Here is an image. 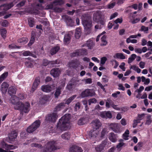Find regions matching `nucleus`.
<instances>
[{"instance_id": "obj_1", "label": "nucleus", "mask_w": 152, "mask_h": 152, "mask_svg": "<svg viewBox=\"0 0 152 152\" xmlns=\"http://www.w3.org/2000/svg\"><path fill=\"white\" fill-rule=\"evenodd\" d=\"M70 114H66L60 118L57 125V128L61 131H65L69 128Z\"/></svg>"}, {"instance_id": "obj_2", "label": "nucleus", "mask_w": 152, "mask_h": 152, "mask_svg": "<svg viewBox=\"0 0 152 152\" xmlns=\"http://www.w3.org/2000/svg\"><path fill=\"white\" fill-rule=\"evenodd\" d=\"M60 148V147L57 145L56 141L51 140L47 142L45 148L42 152H54L55 150Z\"/></svg>"}, {"instance_id": "obj_3", "label": "nucleus", "mask_w": 152, "mask_h": 152, "mask_svg": "<svg viewBox=\"0 0 152 152\" xmlns=\"http://www.w3.org/2000/svg\"><path fill=\"white\" fill-rule=\"evenodd\" d=\"M93 18L98 23V24L95 26V29H101L105 26V20L104 18L102 17L99 14L97 13L94 16Z\"/></svg>"}, {"instance_id": "obj_4", "label": "nucleus", "mask_w": 152, "mask_h": 152, "mask_svg": "<svg viewBox=\"0 0 152 152\" xmlns=\"http://www.w3.org/2000/svg\"><path fill=\"white\" fill-rule=\"evenodd\" d=\"M82 23L85 29L90 32V28L91 27L92 21L88 17H84L82 19Z\"/></svg>"}, {"instance_id": "obj_5", "label": "nucleus", "mask_w": 152, "mask_h": 152, "mask_svg": "<svg viewBox=\"0 0 152 152\" xmlns=\"http://www.w3.org/2000/svg\"><path fill=\"white\" fill-rule=\"evenodd\" d=\"M58 118L57 113H52L48 114L46 116V120L50 122L55 123Z\"/></svg>"}, {"instance_id": "obj_6", "label": "nucleus", "mask_w": 152, "mask_h": 152, "mask_svg": "<svg viewBox=\"0 0 152 152\" xmlns=\"http://www.w3.org/2000/svg\"><path fill=\"white\" fill-rule=\"evenodd\" d=\"M38 128V120H37L27 128L26 131L28 133H32L36 130Z\"/></svg>"}, {"instance_id": "obj_7", "label": "nucleus", "mask_w": 152, "mask_h": 152, "mask_svg": "<svg viewBox=\"0 0 152 152\" xmlns=\"http://www.w3.org/2000/svg\"><path fill=\"white\" fill-rule=\"evenodd\" d=\"M94 95V93L91 90L87 89L82 92L80 94V96L82 98H84L89 96H92Z\"/></svg>"}, {"instance_id": "obj_8", "label": "nucleus", "mask_w": 152, "mask_h": 152, "mask_svg": "<svg viewBox=\"0 0 152 152\" xmlns=\"http://www.w3.org/2000/svg\"><path fill=\"white\" fill-rule=\"evenodd\" d=\"M109 128L114 132L117 133H120V128L117 123L111 124L109 125Z\"/></svg>"}, {"instance_id": "obj_9", "label": "nucleus", "mask_w": 152, "mask_h": 152, "mask_svg": "<svg viewBox=\"0 0 152 152\" xmlns=\"http://www.w3.org/2000/svg\"><path fill=\"white\" fill-rule=\"evenodd\" d=\"M15 99H12L11 100L12 104H14V108L15 109L20 110L21 111L22 108L23 103L20 102L14 101Z\"/></svg>"}, {"instance_id": "obj_10", "label": "nucleus", "mask_w": 152, "mask_h": 152, "mask_svg": "<svg viewBox=\"0 0 152 152\" xmlns=\"http://www.w3.org/2000/svg\"><path fill=\"white\" fill-rule=\"evenodd\" d=\"M107 141L104 140L99 145H97L95 147V149L98 152H102L103 151L104 148L107 145Z\"/></svg>"}, {"instance_id": "obj_11", "label": "nucleus", "mask_w": 152, "mask_h": 152, "mask_svg": "<svg viewBox=\"0 0 152 152\" xmlns=\"http://www.w3.org/2000/svg\"><path fill=\"white\" fill-rule=\"evenodd\" d=\"M61 73L60 69L58 68H55L50 71V74L54 77H58Z\"/></svg>"}, {"instance_id": "obj_12", "label": "nucleus", "mask_w": 152, "mask_h": 152, "mask_svg": "<svg viewBox=\"0 0 152 152\" xmlns=\"http://www.w3.org/2000/svg\"><path fill=\"white\" fill-rule=\"evenodd\" d=\"M80 64V63L77 59L72 60L69 63V65L70 67L74 69L77 68Z\"/></svg>"}, {"instance_id": "obj_13", "label": "nucleus", "mask_w": 152, "mask_h": 152, "mask_svg": "<svg viewBox=\"0 0 152 152\" xmlns=\"http://www.w3.org/2000/svg\"><path fill=\"white\" fill-rule=\"evenodd\" d=\"M93 127L94 130H97L99 129L102 125V124L99 119H96L92 121Z\"/></svg>"}, {"instance_id": "obj_14", "label": "nucleus", "mask_w": 152, "mask_h": 152, "mask_svg": "<svg viewBox=\"0 0 152 152\" xmlns=\"http://www.w3.org/2000/svg\"><path fill=\"white\" fill-rule=\"evenodd\" d=\"M16 89L14 86H11L8 89V93L10 96H13V98L15 99L16 101L18 99V97L14 95V94H15L16 92Z\"/></svg>"}, {"instance_id": "obj_15", "label": "nucleus", "mask_w": 152, "mask_h": 152, "mask_svg": "<svg viewBox=\"0 0 152 152\" xmlns=\"http://www.w3.org/2000/svg\"><path fill=\"white\" fill-rule=\"evenodd\" d=\"M21 111V113L24 112L26 113H28L30 110V105L29 103L28 102H26L23 105Z\"/></svg>"}, {"instance_id": "obj_16", "label": "nucleus", "mask_w": 152, "mask_h": 152, "mask_svg": "<svg viewBox=\"0 0 152 152\" xmlns=\"http://www.w3.org/2000/svg\"><path fill=\"white\" fill-rule=\"evenodd\" d=\"M100 116L103 118H111L112 117L111 113L110 111H104L101 112Z\"/></svg>"}, {"instance_id": "obj_17", "label": "nucleus", "mask_w": 152, "mask_h": 152, "mask_svg": "<svg viewBox=\"0 0 152 152\" xmlns=\"http://www.w3.org/2000/svg\"><path fill=\"white\" fill-rule=\"evenodd\" d=\"M76 80L72 79L67 84L66 87V89L69 91L71 90L73 87L76 85Z\"/></svg>"}, {"instance_id": "obj_18", "label": "nucleus", "mask_w": 152, "mask_h": 152, "mask_svg": "<svg viewBox=\"0 0 152 152\" xmlns=\"http://www.w3.org/2000/svg\"><path fill=\"white\" fill-rule=\"evenodd\" d=\"M83 151L81 147L76 145H73L69 148L70 152H82Z\"/></svg>"}, {"instance_id": "obj_19", "label": "nucleus", "mask_w": 152, "mask_h": 152, "mask_svg": "<svg viewBox=\"0 0 152 152\" xmlns=\"http://www.w3.org/2000/svg\"><path fill=\"white\" fill-rule=\"evenodd\" d=\"M13 6L12 3H11L8 4H4L0 6V10L7 11L10 9Z\"/></svg>"}, {"instance_id": "obj_20", "label": "nucleus", "mask_w": 152, "mask_h": 152, "mask_svg": "<svg viewBox=\"0 0 152 152\" xmlns=\"http://www.w3.org/2000/svg\"><path fill=\"white\" fill-rule=\"evenodd\" d=\"M9 86V85L6 82H4L1 84V91L4 94L7 92Z\"/></svg>"}, {"instance_id": "obj_21", "label": "nucleus", "mask_w": 152, "mask_h": 152, "mask_svg": "<svg viewBox=\"0 0 152 152\" xmlns=\"http://www.w3.org/2000/svg\"><path fill=\"white\" fill-rule=\"evenodd\" d=\"M117 135L113 132H111L109 134V139L112 142H115L117 141Z\"/></svg>"}, {"instance_id": "obj_22", "label": "nucleus", "mask_w": 152, "mask_h": 152, "mask_svg": "<svg viewBox=\"0 0 152 152\" xmlns=\"http://www.w3.org/2000/svg\"><path fill=\"white\" fill-rule=\"evenodd\" d=\"M88 122V119L86 118L83 117L80 118L77 121V124L80 126L83 125Z\"/></svg>"}, {"instance_id": "obj_23", "label": "nucleus", "mask_w": 152, "mask_h": 152, "mask_svg": "<svg viewBox=\"0 0 152 152\" xmlns=\"http://www.w3.org/2000/svg\"><path fill=\"white\" fill-rule=\"evenodd\" d=\"M41 89L43 91L49 92L52 90V88L51 86L46 85L42 86L41 87Z\"/></svg>"}, {"instance_id": "obj_24", "label": "nucleus", "mask_w": 152, "mask_h": 152, "mask_svg": "<svg viewBox=\"0 0 152 152\" xmlns=\"http://www.w3.org/2000/svg\"><path fill=\"white\" fill-rule=\"evenodd\" d=\"M60 47L58 46H56L52 48L50 50V53L52 55L56 54L60 50Z\"/></svg>"}, {"instance_id": "obj_25", "label": "nucleus", "mask_w": 152, "mask_h": 152, "mask_svg": "<svg viewBox=\"0 0 152 152\" xmlns=\"http://www.w3.org/2000/svg\"><path fill=\"white\" fill-rule=\"evenodd\" d=\"M49 97L47 95H44L40 99L39 103L41 104H45L48 100Z\"/></svg>"}, {"instance_id": "obj_26", "label": "nucleus", "mask_w": 152, "mask_h": 152, "mask_svg": "<svg viewBox=\"0 0 152 152\" xmlns=\"http://www.w3.org/2000/svg\"><path fill=\"white\" fill-rule=\"evenodd\" d=\"M71 37V35L69 33L65 34L64 39V44H68L69 43Z\"/></svg>"}, {"instance_id": "obj_27", "label": "nucleus", "mask_w": 152, "mask_h": 152, "mask_svg": "<svg viewBox=\"0 0 152 152\" xmlns=\"http://www.w3.org/2000/svg\"><path fill=\"white\" fill-rule=\"evenodd\" d=\"M36 37V34L34 31H33L31 33V40L28 44L29 46H31L34 43Z\"/></svg>"}, {"instance_id": "obj_28", "label": "nucleus", "mask_w": 152, "mask_h": 152, "mask_svg": "<svg viewBox=\"0 0 152 152\" xmlns=\"http://www.w3.org/2000/svg\"><path fill=\"white\" fill-rule=\"evenodd\" d=\"M80 56H86L87 55V50L85 48L77 49Z\"/></svg>"}, {"instance_id": "obj_29", "label": "nucleus", "mask_w": 152, "mask_h": 152, "mask_svg": "<svg viewBox=\"0 0 152 152\" xmlns=\"http://www.w3.org/2000/svg\"><path fill=\"white\" fill-rule=\"evenodd\" d=\"M94 44L92 40H89L87 42V43L85 44L82 45V47L86 46L89 49H91L93 48Z\"/></svg>"}, {"instance_id": "obj_30", "label": "nucleus", "mask_w": 152, "mask_h": 152, "mask_svg": "<svg viewBox=\"0 0 152 152\" xmlns=\"http://www.w3.org/2000/svg\"><path fill=\"white\" fill-rule=\"evenodd\" d=\"M53 3L50 4H48L46 6L47 9H53L55 11H61V9L58 7H53Z\"/></svg>"}, {"instance_id": "obj_31", "label": "nucleus", "mask_w": 152, "mask_h": 152, "mask_svg": "<svg viewBox=\"0 0 152 152\" xmlns=\"http://www.w3.org/2000/svg\"><path fill=\"white\" fill-rule=\"evenodd\" d=\"M65 106L64 102H61L54 109V111L56 112L60 110L64 107Z\"/></svg>"}, {"instance_id": "obj_32", "label": "nucleus", "mask_w": 152, "mask_h": 152, "mask_svg": "<svg viewBox=\"0 0 152 152\" xmlns=\"http://www.w3.org/2000/svg\"><path fill=\"white\" fill-rule=\"evenodd\" d=\"M81 29L77 28L76 29L75 33V37L76 39H78L81 36Z\"/></svg>"}, {"instance_id": "obj_33", "label": "nucleus", "mask_w": 152, "mask_h": 152, "mask_svg": "<svg viewBox=\"0 0 152 152\" xmlns=\"http://www.w3.org/2000/svg\"><path fill=\"white\" fill-rule=\"evenodd\" d=\"M17 136V134L16 131H12L9 135V137L10 139H13L16 138Z\"/></svg>"}, {"instance_id": "obj_34", "label": "nucleus", "mask_w": 152, "mask_h": 152, "mask_svg": "<svg viewBox=\"0 0 152 152\" xmlns=\"http://www.w3.org/2000/svg\"><path fill=\"white\" fill-rule=\"evenodd\" d=\"M115 58H120L121 59H125V56L123 54L121 53H116L114 56Z\"/></svg>"}, {"instance_id": "obj_35", "label": "nucleus", "mask_w": 152, "mask_h": 152, "mask_svg": "<svg viewBox=\"0 0 152 152\" xmlns=\"http://www.w3.org/2000/svg\"><path fill=\"white\" fill-rule=\"evenodd\" d=\"M61 86H59L56 88V91L54 94L55 97L56 98H58V96L61 94Z\"/></svg>"}, {"instance_id": "obj_36", "label": "nucleus", "mask_w": 152, "mask_h": 152, "mask_svg": "<svg viewBox=\"0 0 152 152\" xmlns=\"http://www.w3.org/2000/svg\"><path fill=\"white\" fill-rule=\"evenodd\" d=\"M107 101L108 102H106L105 105L107 108H109L110 106L112 107L114 104V102L110 99H108Z\"/></svg>"}, {"instance_id": "obj_37", "label": "nucleus", "mask_w": 152, "mask_h": 152, "mask_svg": "<svg viewBox=\"0 0 152 152\" xmlns=\"http://www.w3.org/2000/svg\"><path fill=\"white\" fill-rule=\"evenodd\" d=\"M70 133L69 132H66L64 134H62L61 137L62 139L65 140H69L70 138Z\"/></svg>"}, {"instance_id": "obj_38", "label": "nucleus", "mask_w": 152, "mask_h": 152, "mask_svg": "<svg viewBox=\"0 0 152 152\" xmlns=\"http://www.w3.org/2000/svg\"><path fill=\"white\" fill-rule=\"evenodd\" d=\"M28 39L26 37H23L18 40V42L20 43L22 45H24L28 42Z\"/></svg>"}, {"instance_id": "obj_39", "label": "nucleus", "mask_w": 152, "mask_h": 152, "mask_svg": "<svg viewBox=\"0 0 152 152\" xmlns=\"http://www.w3.org/2000/svg\"><path fill=\"white\" fill-rule=\"evenodd\" d=\"M8 75V72H5L0 76V82H2L7 77Z\"/></svg>"}, {"instance_id": "obj_40", "label": "nucleus", "mask_w": 152, "mask_h": 152, "mask_svg": "<svg viewBox=\"0 0 152 152\" xmlns=\"http://www.w3.org/2000/svg\"><path fill=\"white\" fill-rule=\"evenodd\" d=\"M76 95H74L70 97L64 103L65 104H66L69 105L76 98Z\"/></svg>"}, {"instance_id": "obj_41", "label": "nucleus", "mask_w": 152, "mask_h": 152, "mask_svg": "<svg viewBox=\"0 0 152 152\" xmlns=\"http://www.w3.org/2000/svg\"><path fill=\"white\" fill-rule=\"evenodd\" d=\"M38 86V82L37 79L36 78L33 84L32 87L31 91H34L37 88Z\"/></svg>"}, {"instance_id": "obj_42", "label": "nucleus", "mask_w": 152, "mask_h": 152, "mask_svg": "<svg viewBox=\"0 0 152 152\" xmlns=\"http://www.w3.org/2000/svg\"><path fill=\"white\" fill-rule=\"evenodd\" d=\"M41 23L43 24L42 25H39V29H41L43 31L42 28L44 29L45 26L47 25L48 23V22L47 21H42Z\"/></svg>"}, {"instance_id": "obj_43", "label": "nucleus", "mask_w": 152, "mask_h": 152, "mask_svg": "<svg viewBox=\"0 0 152 152\" xmlns=\"http://www.w3.org/2000/svg\"><path fill=\"white\" fill-rule=\"evenodd\" d=\"M129 134V131L127 129L123 135V138L124 140H128V137Z\"/></svg>"}, {"instance_id": "obj_44", "label": "nucleus", "mask_w": 152, "mask_h": 152, "mask_svg": "<svg viewBox=\"0 0 152 152\" xmlns=\"http://www.w3.org/2000/svg\"><path fill=\"white\" fill-rule=\"evenodd\" d=\"M70 56L71 57L80 56L77 49L75 50L73 53H71L70 54Z\"/></svg>"}, {"instance_id": "obj_45", "label": "nucleus", "mask_w": 152, "mask_h": 152, "mask_svg": "<svg viewBox=\"0 0 152 152\" xmlns=\"http://www.w3.org/2000/svg\"><path fill=\"white\" fill-rule=\"evenodd\" d=\"M136 57V55L135 54H133L131 55L130 57L129 58L128 60V63H130L134 60Z\"/></svg>"}, {"instance_id": "obj_46", "label": "nucleus", "mask_w": 152, "mask_h": 152, "mask_svg": "<svg viewBox=\"0 0 152 152\" xmlns=\"http://www.w3.org/2000/svg\"><path fill=\"white\" fill-rule=\"evenodd\" d=\"M28 23L29 26L31 27H33L34 23V19L32 18H28Z\"/></svg>"}, {"instance_id": "obj_47", "label": "nucleus", "mask_w": 152, "mask_h": 152, "mask_svg": "<svg viewBox=\"0 0 152 152\" xmlns=\"http://www.w3.org/2000/svg\"><path fill=\"white\" fill-rule=\"evenodd\" d=\"M20 46H17L14 43L10 45H9V48L10 49H20Z\"/></svg>"}, {"instance_id": "obj_48", "label": "nucleus", "mask_w": 152, "mask_h": 152, "mask_svg": "<svg viewBox=\"0 0 152 152\" xmlns=\"http://www.w3.org/2000/svg\"><path fill=\"white\" fill-rule=\"evenodd\" d=\"M7 33V31L5 29H3L1 31V37L4 39L6 37V34Z\"/></svg>"}, {"instance_id": "obj_49", "label": "nucleus", "mask_w": 152, "mask_h": 152, "mask_svg": "<svg viewBox=\"0 0 152 152\" xmlns=\"http://www.w3.org/2000/svg\"><path fill=\"white\" fill-rule=\"evenodd\" d=\"M130 38H128L127 39L126 42L127 43H129L131 42L133 43H136L137 42V40L136 39H130Z\"/></svg>"}, {"instance_id": "obj_50", "label": "nucleus", "mask_w": 152, "mask_h": 152, "mask_svg": "<svg viewBox=\"0 0 152 152\" xmlns=\"http://www.w3.org/2000/svg\"><path fill=\"white\" fill-rule=\"evenodd\" d=\"M67 21L69 23V25L72 26L73 25L74 22L72 18L70 17H68L67 18Z\"/></svg>"}, {"instance_id": "obj_51", "label": "nucleus", "mask_w": 152, "mask_h": 152, "mask_svg": "<svg viewBox=\"0 0 152 152\" xmlns=\"http://www.w3.org/2000/svg\"><path fill=\"white\" fill-rule=\"evenodd\" d=\"M58 3L57 5H61L64 4V1L63 0H56L53 2V4Z\"/></svg>"}, {"instance_id": "obj_52", "label": "nucleus", "mask_w": 152, "mask_h": 152, "mask_svg": "<svg viewBox=\"0 0 152 152\" xmlns=\"http://www.w3.org/2000/svg\"><path fill=\"white\" fill-rule=\"evenodd\" d=\"M147 120L146 121L145 124L149 125L152 122L151 119V116L150 115H148L147 117Z\"/></svg>"}, {"instance_id": "obj_53", "label": "nucleus", "mask_w": 152, "mask_h": 152, "mask_svg": "<svg viewBox=\"0 0 152 152\" xmlns=\"http://www.w3.org/2000/svg\"><path fill=\"white\" fill-rule=\"evenodd\" d=\"M50 64V61L46 59H44L42 61V65L43 66H46Z\"/></svg>"}, {"instance_id": "obj_54", "label": "nucleus", "mask_w": 152, "mask_h": 152, "mask_svg": "<svg viewBox=\"0 0 152 152\" xmlns=\"http://www.w3.org/2000/svg\"><path fill=\"white\" fill-rule=\"evenodd\" d=\"M140 20V19L139 18H136L132 20L131 22L133 24H135L139 22Z\"/></svg>"}, {"instance_id": "obj_55", "label": "nucleus", "mask_w": 152, "mask_h": 152, "mask_svg": "<svg viewBox=\"0 0 152 152\" xmlns=\"http://www.w3.org/2000/svg\"><path fill=\"white\" fill-rule=\"evenodd\" d=\"M96 101V100L94 98L90 99L88 100V104L91 105V103H95Z\"/></svg>"}, {"instance_id": "obj_56", "label": "nucleus", "mask_w": 152, "mask_h": 152, "mask_svg": "<svg viewBox=\"0 0 152 152\" xmlns=\"http://www.w3.org/2000/svg\"><path fill=\"white\" fill-rule=\"evenodd\" d=\"M25 64L26 66L28 67H31L32 66V64L29 60L26 61Z\"/></svg>"}, {"instance_id": "obj_57", "label": "nucleus", "mask_w": 152, "mask_h": 152, "mask_svg": "<svg viewBox=\"0 0 152 152\" xmlns=\"http://www.w3.org/2000/svg\"><path fill=\"white\" fill-rule=\"evenodd\" d=\"M7 148L8 149H14L16 147L12 145H6Z\"/></svg>"}, {"instance_id": "obj_58", "label": "nucleus", "mask_w": 152, "mask_h": 152, "mask_svg": "<svg viewBox=\"0 0 152 152\" xmlns=\"http://www.w3.org/2000/svg\"><path fill=\"white\" fill-rule=\"evenodd\" d=\"M107 60V58L105 57H102L101 59V64H104L105 63Z\"/></svg>"}, {"instance_id": "obj_59", "label": "nucleus", "mask_w": 152, "mask_h": 152, "mask_svg": "<svg viewBox=\"0 0 152 152\" xmlns=\"http://www.w3.org/2000/svg\"><path fill=\"white\" fill-rule=\"evenodd\" d=\"M83 80H84L85 81L86 84H90L92 82V79L90 78H88L86 79H84Z\"/></svg>"}, {"instance_id": "obj_60", "label": "nucleus", "mask_w": 152, "mask_h": 152, "mask_svg": "<svg viewBox=\"0 0 152 152\" xmlns=\"http://www.w3.org/2000/svg\"><path fill=\"white\" fill-rule=\"evenodd\" d=\"M138 5L137 4H134L132 5L129 6L127 7V9L129 8H132L134 9L135 10H136L137 9Z\"/></svg>"}, {"instance_id": "obj_61", "label": "nucleus", "mask_w": 152, "mask_h": 152, "mask_svg": "<svg viewBox=\"0 0 152 152\" xmlns=\"http://www.w3.org/2000/svg\"><path fill=\"white\" fill-rule=\"evenodd\" d=\"M23 54L24 56H30L31 55V53L29 51H26L23 53Z\"/></svg>"}, {"instance_id": "obj_62", "label": "nucleus", "mask_w": 152, "mask_h": 152, "mask_svg": "<svg viewBox=\"0 0 152 152\" xmlns=\"http://www.w3.org/2000/svg\"><path fill=\"white\" fill-rule=\"evenodd\" d=\"M97 84L102 89L103 91L106 92V90L105 88H104V86H103L100 82H98L97 83Z\"/></svg>"}, {"instance_id": "obj_63", "label": "nucleus", "mask_w": 152, "mask_h": 152, "mask_svg": "<svg viewBox=\"0 0 152 152\" xmlns=\"http://www.w3.org/2000/svg\"><path fill=\"white\" fill-rule=\"evenodd\" d=\"M25 1H23L17 5V6L18 7H20L23 6L25 4Z\"/></svg>"}, {"instance_id": "obj_64", "label": "nucleus", "mask_w": 152, "mask_h": 152, "mask_svg": "<svg viewBox=\"0 0 152 152\" xmlns=\"http://www.w3.org/2000/svg\"><path fill=\"white\" fill-rule=\"evenodd\" d=\"M148 30V27L144 26H142L141 27V30L142 31H146Z\"/></svg>"}]
</instances>
